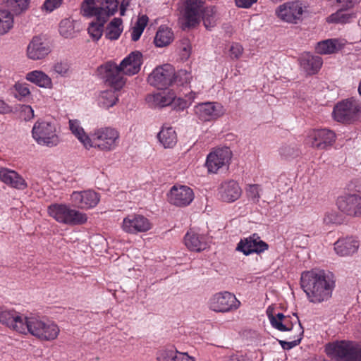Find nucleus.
Masks as SVG:
<instances>
[{
    "mask_svg": "<svg viewBox=\"0 0 361 361\" xmlns=\"http://www.w3.org/2000/svg\"><path fill=\"white\" fill-rule=\"evenodd\" d=\"M47 213L56 222L66 226L83 225L88 220L87 214L65 203L50 204L47 208Z\"/></svg>",
    "mask_w": 361,
    "mask_h": 361,
    "instance_id": "5",
    "label": "nucleus"
},
{
    "mask_svg": "<svg viewBox=\"0 0 361 361\" xmlns=\"http://www.w3.org/2000/svg\"><path fill=\"white\" fill-rule=\"evenodd\" d=\"M358 91H359L360 94L361 95V80H360V82Z\"/></svg>",
    "mask_w": 361,
    "mask_h": 361,
    "instance_id": "62",
    "label": "nucleus"
},
{
    "mask_svg": "<svg viewBox=\"0 0 361 361\" xmlns=\"http://www.w3.org/2000/svg\"><path fill=\"white\" fill-rule=\"evenodd\" d=\"M300 64L307 74L313 75L321 68L322 59L321 57L313 56L310 53H304L300 58Z\"/></svg>",
    "mask_w": 361,
    "mask_h": 361,
    "instance_id": "30",
    "label": "nucleus"
},
{
    "mask_svg": "<svg viewBox=\"0 0 361 361\" xmlns=\"http://www.w3.org/2000/svg\"><path fill=\"white\" fill-rule=\"evenodd\" d=\"M25 80L40 88L51 89L53 82L51 77L41 70H34L25 75Z\"/></svg>",
    "mask_w": 361,
    "mask_h": 361,
    "instance_id": "29",
    "label": "nucleus"
},
{
    "mask_svg": "<svg viewBox=\"0 0 361 361\" xmlns=\"http://www.w3.org/2000/svg\"><path fill=\"white\" fill-rule=\"evenodd\" d=\"M232 152L226 147H217L207 156L205 166L209 173H217L221 169H227L231 161Z\"/></svg>",
    "mask_w": 361,
    "mask_h": 361,
    "instance_id": "14",
    "label": "nucleus"
},
{
    "mask_svg": "<svg viewBox=\"0 0 361 361\" xmlns=\"http://www.w3.org/2000/svg\"><path fill=\"white\" fill-rule=\"evenodd\" d=\"M63 1V0H45L41 7V9L42 11L51 13L54 10L59 8L61 6Z\"/></svg>",
    "mask_w": 361,
    "mask_h": 361,
    "instance_id": "50",
    "label": "nucleus"
},
{
    "mask_svg": "<svg viewBox=\"0 0 361 361\" xmlns=\"http://www.w3.org/2000/svg\"><path fill=\"white\" fill-rule=\"evenodd\" d=\"M20 114L25 121H30L35 116L34 110L30 105H23L20 108Z\"/></svg>",
    "mask_w": 361,
    "mask_h": 361,
    "instance_id": "53",
    "label": "nucleus"
},
{
    "mask_svg": "<svg viewBox=\"0 0 361 361\" xmlns=\"http://www.w3.org/2000/svg\"><path fill=\"white\" fill-rule=\"evenodd\" d=\"M59 32L66 38L73 37L75 34L73 20L68 18L62 20L59 24Z\"/></svg>",
    "mask_w": 361,
    "mask_h": 361,
    "instance_id": "45",
    "label": "nucleus"
},
{
    "mask_svg": "<svg viewBox=\"0 0 361 361\" xmlns=\"http://www.w3.org/2000/svg\"><path fill=\"white\" fill-rule=\"evenodd\" d=\"M117 0H84L81 4L80 13L87 18L108 20L118 11Z\"/></svg>",
    "mask_w": 361,
    "mask_h": 361,
    "instance_id": "8",
    "label": "nucleus"
},
{
    "mask_svg": "<svg viewBox=\"0 0 361 361\" xmlns=\"http://www.w3.org/2000/svg\"><path fill=\"white\" fill-rule=\"evenodd\" d=\"M69 130L71 133L78 139L81 145L86 149H91V137L85 131L80 121L71 119L68 121Z\"/></svg>",
    "mask_w": 361,
    "mask_h": 361,
    "instance_id": "32",
    "label": "nucleus"
},
{
    "mask_svg": "<svg viewBox=\"0 0 361 361\" xmlns=\"http://www.w3.org/2000/svg\"><path fill=\"white\" fill-rule=\"evenodd\" d=\"M360 111L359 103L355 99H350L337 104L334 109L333 116L338 122H350L357 117Z\"/></svg>",
    "mask_w": 361,
    "mask_h": 361,
    "instance_id": "17",
    "label": "nucleus"
},
{
    "mask_svg": "<svg viewBox=\"0 0 361 361\" xmlns=\"http://www.w3.org/2000/svg\"><path fill=\"white\" fill-rule=\"evenodd\" d=\"M130 4V0H123L120 5V14L124 16L126 11Z\"/></svg>",
    "mask_w": 361,
    "mask_h": 361,
    "instance_id": "60",
    "label": "nucleus"
},
{
    "mask_svg": "<svg viewBox=\"0 0 361 361\" xmlns=\"http://www.w3.org/2000/svg\"><path fill=\"white\" fill-rule=\"evenodd\" d=\"M173 39L172 31L167 27L161 26L157 32L154 44L157 47H163L169 45Z\"/></svg>",
    "mask_w": 361,
    "mask_h": 361,
    "instance_id": "39",
    "label": "nucleus"
},
{
    "mask_svg": "<svg viewBox=\"0 0 361 361\" xmlns=\"http://www.w3.org/2000/svg\"><path fill=\"white\" fill-rule=\"evenodd\" d=\"M32 136L39 145L47 147H54L61 142L57 126L50 121H36L32 129Z\"/></svg>",
    "mask_w": 361,
    "mask_h": 361,
    "instance_id": "10",
    "label": "nucleus"
},
{
    "mask_svg": "<svg viewBox=\"0 0 361 361\" xmlns=\"http://www.w3.org/2000/svg\"><path fill=\"white\" fill-rule=\"evenodd\" d=\"M120 226L124 233L136 235L149 231L152 228V223L144 215L132 213L123 219Z\"/></svg>",
    "mask_w": 361,
    "mask_h": 361,
    "instance_id": "16",
    "label": "nucleus"
},
{
    "mask_svg": "<svg viewBox=\"0 0 361 361\" xmlns=\"http://www.w3.org/2000/svg\"><path fill=\"white\" fill-rule=\"evenodd\" d=\"M157 361H195L188 353L180 352L173 346L160 349L156 355Z\"/></svg>",
    "mask_w": 361,
    "mask_h": 361,
    "instance_id": "28",
    "label": "nucleus"
},
{
    "mask_svg": "<svg viewBox=\"0 0 361 361\" xmlns=\"http://www.w3.org/2000/svg\"><path fill=\"white\" fill-rule=\"evenodd\" d=\"M51 71L61 77H68L71 72V64L65 60L57 61L53 63Z\"/></svg>",
    "mask_w": 361,
    "mask_h": 361,
    "instance_id": "43",
    "label": "nucleus"
},
{
    "mask_svg": "<svg viewBox=\"0 0 361 361\" xmlns=\"http://www.w3.org/2000/svg\"><path fill=\"white\" fill-rule=\"evenodd\" d=\"M242 194V190L239 184L233 180L223 182L218 189V195L220 199L225 202H233L238 200Z\"/></svg>",
    "mask_w": 361,
    "mask_h": 361,
    "instance_id": "26",
    "label": "nucleus"
},
{
    "mask_svg": "<svg viewBox=\"0 0 361 361\" xmlns=\"http://www.w3.org/2000/svg\"><path fill=\"white\" fill-rule=\"evenodd\" d=\"M336 255L340 257H348L355 254L360 247V241L354 236L338 238L334 244Z\"/></svg>",
    "mask_w": 361,
    "mask_h": 361,
    "instance_id": "24",
    "label": "nucleus"
},
{
    "mask_svg": "<svg viewBox=\"0 0 361 361\" xmlns=\"http://www.w3.org/2000/svg\"><path fill=\"white\" fill-rule=\"evenodd\" d=\"M51 51L47 42L39 37H34L27 45L26 54L28 59L38 61L45 59Z\"/></svg>",
    "mask_w": 361,
    "mask_h": 361,
    "instance_id": "22",
    "label": "nucleus"
},
{
    "mask_svg": "<svg viewBox=\"0 0 361 361\" xmlns=\"http://www.w3.org/2000/svg\"><path fill=\"white\" fill-rule=\"evenodd\" d=\"M174 99V92L171 90L158 92L148 95L147 102L155 108H162L171 105Z\"/></svg>",
    "mask_w": 361,
    "mask_h": 361,
    "instance_id": "33",
    "label": "nucleus"
},
{
    "mask_svg": "<svg viewBox=\"0 0 361 361\" xmlns=\"http://www.w3.org/2000/svg\"><path fill=\"white\" fill-rule=\"evenodd\" d=\"M97 104L105 109L114 106L118 101V95L115 91L108 90L102 91L97 96Z\"/></svg>",
    "mask_w": 361,
    "mask_h": 361,
    "instance_id": "38",
    "label": "nucleus"
},
{
    "mask_svg": "<svg viewBox=\"0 0 361 361\" xmlns=\"http://www.w3.org/2000/svg\"><path fill=\"white\" fill-rule=\"evenodd\" d=\"M344 44L337 39H329L317 44L316 51L319 54H331L340 50Z\"/></svg>",
    "mask_w": 361,
    "mask_h": 361,
    "instance_id": "35",
    "label": "nucleus"
},
{
    "mask_svg": "<svg viewBox=\"0 0 361 361\" xmlns=\"http://www.w3.org/2000/svg\"><path fill=\"white\" fill-rule=\"evenodd\" d=\"M338 209L350 217L361 218V196L357 194H345L337 198Z\"/></svg>",
    "mask_w": 361,
    "mask_h": 361,
    "instance_id": "18",
    "label": "nucleus"
},
{
    "mask_svg": "<svg viewBox=\"0 0 361 361\" xmlns=\"http://www.w3.org/2000/svg\"><path fill=\"white\" fill-rule=\"evenodd\" d=\"M194 197L193 190L184 185H174L168 193L169 203L180 207L189 205Z\"/></svg>",
    "mask_w": 361,
    "mask_h": 361,
    "instance_id": "20",
    "label": "nucleus"
},
{
    "mask_svg": "<svg viewBox=\"0 0 361 361\" xmlns=\"http://www.w3.org/2000/svg\"><path fill=\"white\" fill-rule=\"evenodd\" d=\"M336 140V133L327 128L310 129L305 137V143L309 147L319 150L330 149Z\"/></svg>",
    "mask_w": 361,
    "mask_h": 361,
    "instance_id": "12",
    "label": "nucleus"
},
{
    "mask_svg": "<svg viewBox=\"0 0 361 361\" xmlns=\"http://www.w3.org/2000/svg\"><path fill=\"white\" fill-rule=\"evenodd\" d=\"M7 6L16 14H20L27 10L30 0H7Z\"/></svg>",
    "mask_w": 361,
    "mask_h": 361,
    "instance_id": "47",
    "label": "nucleus"
},
{
    "mask_svg": "<svg viewBox=\"0 0 361 361\" xmlns=\"http://www.w3.org/2000/svg\"><path fill=\"white\" fill-rule=\"evenodd\" d=\"M240 302L228 291H221L211 295L207 301L208 308L216 313H227L237 310Z\"/></svg>",
    "mask_w": 361,
    "mask_h": 361,
    "instance_id": "11",
    "label": "nucleus"
},
{
    "mask_svg": "<svg viewBox=\"0 0 361 361\" xmlns=\"http://www.w3.org/2000/svg\"><path fill=\"white\" fill-rule=\"evenodd\" d=\"M246 194L249 199L254 202H258L260 198V188L259 185L253 184L249 185L246 190Z\"/></svg>",
    "mask_w": 361,
    "mask_h": 361,
    "instance_id": "49",
    "label": "nucleus"
},
{
    "mask_svg": "<svg viewBox=\"0 0 361 361\" xmlns=\"http://www.w3.org/2000/svg\"><path fill=\"white\" fill-rule=\"evenodd\" d=\"M100 200L99 195L93 190L73 191L70 195L71 204L77 208L90 209L95 207Z\"/></svg>",
    "mask_w": 361,
    "mask_h": 361,
    "instance_id": "19",
    "label": "nucleus"
},
{
    "mask_svg": "<svg viewBox=\"0 0 361 361\" xmlns=\"http://www.w3.org/2000/svg\"><path fill=\"white\" fill-rule=\"evenodd\" d=\"M143 63L142 54L138 51H133L125 57L117 65L114 61H109L102 65L98 71L106 82L118 91L126 84L123 75L132 76L139 73Z\"/></svg>",
    "mask_w": 361,
    "mask_h": 361,
    "instance_id": "1",
    "label": "nucleus"
},
{
    "mask_svg": "<svg viewBox=\"0 0 361 361\" xmlns=\"http://www.w3.org/2000/svg\"><path fill=\"white\" fill-rule=\"evenodd\" d=\"M279 153L285 159L293 157L298 154V150L291 146L285 145L280 148Z\"/></svg>",
    "mask_w": 361,
    "mask_h": 361,
    "instance_id": "51",
    "label": "nucleus"
},
{
    "mask_svg": "<svg viewBox=\"0 0 361 361\" xmlns=\"http://www.w3.org/2000/svg\"><path fill=\"white\" fill-rule=\"evenodd\" d=\"M325 351L336 361H361V344L354 341H340L329 343Z\"/></svg>",
    "mask_w": 361,
    "mask_h": 361,
    "instance_id": "7",
    "label": "nucleus"
},
{
    "mask_svg": "<svg viewBox=\"0 0 361 361\" xmlns=\"http://www.w3.org/2000/svg\"><path fill=\"white\" fill-rule=\"evenodd\" d=\"M13 26V16L6 10L0 11V35L7 33Z\"/></svg>",
    "mask_w": 361,
    "mask_h": 361,
    "instance_id": "42",
    "label": "nucleus"
},
{
    "mask_svg": "<svg viewBox=\"0 0 361 361\" xmlns=\"http://www.w3.org/2000/svg\"><path fill=\"white\" fill-rule=\"evenodd\" d=\"M257 1L258 0H234L237 7L245 9L251 8Z\"/></svg>",
    "mask_w": 361,
    "mask_h": 361,
    "instance_id": "56",
    "label": "nucleus"
},
{
    "mask_svg": "<svg viewBox=\"0 0 361 361\" xmlns=\"http://www.w3.org/2000/svg\"><path fill=\"white\" fill-rule=\"evenodd\" d=\"M12 111L11 107L0 99V114H8Z\"/></svg>",
    "mask_w": 361,
    "mask_h": 361,
    "instance_id": "59",
    "label": "nucleus"
},
{
    "mask_svg": "<svg viewBox=\"0 0 361 361\" xmlns=\"http://www.w3.org/2000/svg\"><path fill=\"white\" fill-rule=\"evenodd\" d=\"M197 94L194 92H190L188 94L185 96V99H183L180 97H176L174 94V99L171 104L173 107L178 111L183 110L188 108L194 99L196 98Z\"/></svg>",
    "mask_w": 361,
    "mask_h": 361,
    "instance_id": "44",
    "label": "nucleus"
},
{
    "mask_svg": "<svg viewBox=\"0 0 361 361\" xmlns=\"http://www.w3.org/2000/svg\"><path fill=\"white\" fill-rule=\"evenodd\" d=\"M243 52V48L240 44L233 43L231 46L230 53H231V56L232 58H234L236 59H239L242 56Z\"/></svg>",
    "mask_w": 361,
    "mask_h": 361,
    "instance_id": "55",
    "label": "nucleus"
},
{
    "mask_svg": "<svg viewBox=\"0 0 361 361\" xmlns=\"http://www.w3.org/2000/svg\"><path fill=\"white\" fill-rule=\"evenodd\" d=\"M302 336V335H300V331H299V334L298 335L297 339H295L292 341H280L279 343L283 349L290 350L300 343Z\"/></svg>",
    "mask_w": 361,
    "mask_h": 361,
    "instance_id": "54",
    "label": "nucleus"
},
{
    "mask_svg": "<svg viewBox=\"0 0 361 361\" xmlns=\"http://www.w3.org/2000/svg\"><path fill=\"white\" fill-rule=\"evenodd\" d=\"M222 361H250L245 355L240 353H231L224 355Z\"/></svg>",
    "mask_w": 361,
    "mask_h": 361,
    "instance_id": "52",
    "label": "nucleus"
},
{
    "mask_svg": "<svg viewBox=\"0 0 361 361\" xmlns=\"http://www.w3.org/2000/svg\"><path fill=\"white\" fill-rule=\"evenodd\" d=\"M13 88L16 92L15 97L19 101L25 100L31 95L30 85L26 82H17Z\"/></svg>",
    "mask_w": 361,
    "mask_h": 361,
    "instance_id": "46",
    "label": "nucleus"
},
{
    "mask_svg": "<svg viewBox=\"0 0 361 361\" xmlns=\"http://www.w3.org/2000/svg\"><path fill=\"white\" fill-rule=\"evenodd\" d=\"M191 51V47L189 44L185 45L183 47L181 51L182 59H187L189 58Z\"/></svg>",
    "mask_w": 361,
    "mask_h": 361,
    "instance_id": "61",
    "label": "nucleus"
},
{
    "mask_svg": "<svg viewBox=\"0 0 361 361\" xmlns=\"http://www.w3.org/2000/svg\"><path fill=\"white\" fill-rule=\"evenodd\" d=\"M306 7L300 0L286 1L275 9L276 16L283 22L296 24L301 20Z\"/></svg>",
    "mask_w": 361,
    "mask_h": 361,
    "instance_id": "13",
    "label": "nucleus"
},
{
    "mask_svg": "<svg viewBox=\"0 0 361 361\" xmlns=\"http://www.w3.org/2000/svg\"><path fill=\"white\" fill-rule=\"evenodd\" d=\"M357 17L356 13L351 8H339V9L327 18V22L331 23H348Z\"/></svg>",
    "mask_w": 361,
    "mask_h": 361,
    "instance_id": "36",
    "label": "nucleus"
},
{
    "mask_svg": "<svg viewBox=\"0 0 361 361\" xmlns=\"http://www.w3.org/2000/svg\"><path fill=\"white\" fill-rule=\"evenodd\" d=\"M336 6L339 8H352L357 0H335Z\"/></svg>",
    "mask_w": 361,
    "mask_h": 361,
    "instance_id": "57",
    "label": "nucleus"
},
{
    "mask_svg": "<svg viewBox=\"0 0 361 361\" xmlns=\"http://www.w3.org/2000/svg\"><path fill=\"white\" fill-rule=\"evenodd\" d=\"M0 180L8 186L23 190L27 184L23 177L14 170L8 168L0 169Z\"/></svg>",
    "mask_w": 361,
    "mask_h": 361,
    "instance_id": "27",
    "label": "nucleus"
},
{
    "mask_svg": "<svg viewBox=\"0 0 361 361\" xmlns=\"http://www.w3.org/2000/svg\"><path fill=\"white\" fill-rule=\"evenodd\" d=\"M106 22L107 20H103L102 19H96L90 23L87 32L92 40L98 41L102 37L104 24Z\"/></svg>",
    "mask_w": 361,
    "mask_h": 361,
    "instance_id": "40",
    "label": "nucleus"
},
{
    "mask_svg": "<svg viewBox=\"0 0 361 361\" xmlns=\"http://www.w3.org/2000/svg\"><path fill=\"white\" fill-rule=\"evenodd\" d=\"M201 18L207 29L214 27L217 20L214 8H204L202 0H185L179 18L181 27L184 30L195 27L200 23Z\"/></svg>",
    "mask_w": 361,
    "mask_h": 361,
    "instance_id": "3",
    "label": "nucleus"
},
{
    "mask_svg": "<svg viewBox=\"0 0 361 361\" xmlns=\"http://www.w3.org/2000/svg\"><path fill=\"white\" fill-rule=\"evenodd\" d=\"M123 20L120 18H113L106 25L104 35L109 40H117L123 31Z\"/></svg>",
    "mask_w": 361,
    "mask_h": 361,
    "instance_id": "37",
    "label": "nucleus"
},
{
    "mask_svg": "<svg viewBox=\"0 0 361 361\" xmlns=\"http://www.w3.org/2000/svg\"><path fill=\"white\" fill-rule=\"evenodd\" d=\"M23 334H30L42 341L55 340L60 332L59 326L52 321L34 314L27 316Z\"/></svg>",
    "mask_w": 361,
    "mask_h": 361,
    "instance_id": "4",
    "label": "nucleus"
},
{
    "mask_svg": "<svg viewBox=\"0 0 361 361\" xmlns=\"http://www.w3.org/2000/svg\"><path fill=\"white\" fill-rule=\"evenodd\" d=\"M266 313L270 323L277 315V313L275 312V307L272 305H270L267 308Z\"/></svg>",
    "mask_w": 361,
    "mask_h": 361,
    "instance_id": "58",
    "label": "nucleus"
},
{
    "mask_svg": "<svg viewBox=\"0 0 361 361\" xmlns=\"http://www.w3.org/2000/svg\"><path fill=\"white\" fill-rule=\"evenodd\" d=\"M270 324L274 329L279 331H289L296 326L298 328V331H300V335L303 334L302 327L295 314L290 316L277 313L276 317Z\"/></svg>",
    "mask_w": 361,
    "mask_h": 361,
    "instance_id": "25",
    "label": "nucleus"
},
{
    "mask_svg": "<svg viewBox=\"0 0 361 361\" xmlns=\"http://www.w3.org/2000/svg\"><path fill=\"white\" fill-rule=\"evenodd\" d=\"M148 21L149 18L146 15L138 17L135 25L132 27L130 31L131 39L133 41L136 42L140 38Z\"/></svg>",
    "mask_w": 361,
    "mask_h": 361,
    "instance_id": "41",
    "label": "nucleus"
},
{
    "mask_svg": "<svg viewBox=\"0 0 361 361\" xmlns=\"http://www.w3.org/2000/svg\"><path fill=\"white\" fill-rule=\"evenodd\" d=\"M184 243L190 250L195 252L204 250L207 246L205 237L192 230H190L186 233L184 237Z\"/></svg>",
    "mask_w": 361,
    "mask_h": 361,
    "instance_id": "31",
    "label": "nucleus"
},
{
    "mask_svg": "<svg viewBox=\"0 0 361 361\" xmlns=\"http://www.w3.org/2000/svg\"><path fill=\"white\" fill-rule=\"evenodd\" d=\"M159 142L164 148H172L177 142L175 129L169 126H163L157 135Z\"/></svg>",
    "mask_w": 361,
    "mask_h": 361,
    "instance_id": "34",
    "label": "nucleus"
},
{
    "mask_svg": "<svg viewBox=\"0 0 361 361\" xmlns=\"http://www.w3.org/2000/svg\"><path fill=\"white\" fill-rule=\"evenodd\" d=\"M27 316L13 310L0 308V323L20 334L25 329Z\"/></svg>",
    "mask_w": 361,
    "mask_h": 361,
    "instance_id": "21",
    "label": "nucleus"
},
{
    "mask_svg": "<svg viewBox=\"0 0 361 361\" xmlns=\"http://www.w3.org/2000/svg\"><path fill=\"white\" fill-rule=\"evenodd\" d=\"M324 224L326 225L338 224L342 222V217L335 210H329L325 212L323 218Z\"/></svg>",
    "mask_w": 361,
    "mask_h": 361,
    "instance_id": "48",
    "label": "nucleus"
},
{
    "mask_svg": "<svg viewBox=\"0 0 361 361\" xmlns=\"http://www.w3.org/2000/svg\"><path fill=\"white\" fill-rule=\"evenodd\" d=\"M181 83H188L191 79L190 73L185 70H180L176 75L174 68L170 64H164L157 67L148 77V82L150 85L157 88H164L178 79Z\"/></svg>",
    "mask_w": 361,
    "mask_h": 361,
    "instance_id": "6",
    "label": "nucleus"
},
{
    "mask_svg": "<svg viewBox=\"0 0 361 361\" xmlns=\"http://www.w3.org/2000/svg\"><path fill=\"white\" fill-rule=\"evenodd\" d=\"M193 112L198 121L207 123L215 121L221 118L225 114L226 109L219 102H205L195 105Z\"/></svg>",
    "mask_w": 361,
    "mask_h": 361,
    "instance_id": "15",
    "label": "nucleus"
},
{
    "mask_svg": "<svg viewBox=\"0 0 361 361\" xmlns=\"http://www.w3.org/2000/svg\"><path fill=\"white\" fill-rule=\"evenodd\" d=\"M91 148L109 152L115 150L119 145L120 133L113 127L103 126L95 128L92 135Z\"/></svg>",
    "mask_w": 361,
    "mask_h": 361,
    "instance_id": "9",
    "label": "nucleus"
},
{
    "mask_svg": "<svg viewBox=\"0 0 361 361\" xmlns=\"http://www.w3.org/2000/svg\"><path fill=\"white\" fill-rule=\"evenodd\" d=\"M268 249V245L262 240L256 234L241 240L237 245L236 250L245 255L251 253H261Z\"/></svg>",
    "mask_w": 361,
    "mask_h": 361,
    "instance_id": "23",
    "label": "nucleus"
},
{
    "mask_svg": "<svg viewBox=\"0 0 361 361\" xmlns=\"http://www.w3.org/2000/svg\"><path fill=\"white\" fill-rule=\"evenodd\" d=\"M300 285L310 302L320 303L331 297L335 279L330 272L322 269H312L302 273Z\"/></svg>",
    "mask_w": 361,
    "mask_h": 361,
    "instance_id": "2",
    "label": "nucleus"
}]
</instances>
